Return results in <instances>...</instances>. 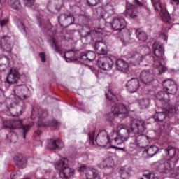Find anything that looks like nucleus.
Returning a JSON list of instances; mask_svg holds the SVG:
<instances>
[{
	"mask_svg": "<svg viewBox=\"0 0 179 179\" xmlns=\"http://www.w3.org/2000/svg\"><path fill=\"white\" fill-rule=\"evenodd\" d=\"M136 34L141 43H145L148 40V34L143 31L137 30L136 31Z\"/></svg>",
	"mask_w": 179,
	"mask_h": 179,
	"instance_id": "32",
	"label": "nucleus"
},
{
	"mask_svg": "<svg viewBox=\"0 0 179 179\" xmlns=\"http://www.w3.org/2000/svg\"><path fill=\"white\" fill-rule=\"evenodd\" d=\"M10 178H11V179L17 178V176L16 175V173H13L10 174Z\"/></svg>",
	"mask_w": 179,
	"mask_h": 179,
	"instance_id": "53",
	"label": "nucleus"
},
{
	"mask_svg": "<svg viewBox=\"0 0 179 179\" xmlns=\"http://www.w3.org/2000/svg\"><path fill=\"white\" fill-rule=\"evenodd\" d=\"M117 131H119L120 138H122V143L131 136V148L136 149L149 146L150 138L142 134L145 132V122L141 119L133 120L129 126L120 125L117 127Z\"/></svg>",
	"mask_w": 179,
	"mask_h": 179,
	"instance_id": "2",
	"label": "nucleus"
},
{
	"mask_svg": "<svg viewBox=\"0 0 179 179\" xmlns=\"http://www.w3.org/2000/svg\"><path fill=\"white\" fill-rule=\"evenodd\" d=\"M46 148H48V149H50V150H54L55 149H62L64 148V143L59 139H50L47 141Z\"/></svg>",
	"mask_w": 179,
	"mask_h": 179,
	"instance_id": "17",
	"label": "nucleus"
},
{
	"mask_svg": "<svg viewBox=\"0 0 179 179\" xmlns=\"http://www.w3.org/2000/svg\"><path fill=\"white\" fill-rule=\"evenodd\" d=\"M3 92H2V90L0 89V96L1 94H2Z\"/></svg>",
	"mask_w": 179,
	"mask_h": 179,
	"instance_id": "58",
	"label": "nucleus"
},
{
	"mask_svg": "<svg viewBox=\"0 0 179 179\" xmlns=\"http://www.w3.org/2000/svg\"><path fill=\"white\" fill-rule=\"evenodd\" d=\"M98 146L101 148H106L107 149H117L118 150H124V148L116 147L122 145V138L120 137V131H112L109 134L107 131H101L96 138Z\"/></svg>",
	"mask_w": 179,
	"mask_h": 179,
	"instance_id": "4",
	"label": "nucleus"
},
{
	"mask_svg": "<svg viewBox=\"0 0 179 179\" xmlns=\"http://www.w3.org/2000/svg\"><path fill=\"white\" fill-rule=\"evenodd\" d=\"M135 3L138 5V6H142V2H141L139 0H134Z\"/></svg>",
	"mask_w": 179,
	"mask_h": 179,
	"instance_id": "54",
	"label": "nucleus"
},
{
	"mask_svg": "<svg viewBox=\"0 0 179 179\" xmlns=\"http://www.w3.org/2000/svg\"><path fill=\"white\" fill-rule=\"evenodd\" d=\"M6 2V0H0V3L2 5V3H5Z\"/></svg>",
	"mask_w": 179,
	"mask_h": 179,
	"instance_id": "56",
	"label": "nucleus"
},
{
	"mask_svg": "<svg viewBox=\"0 0 179 179\" xmlns=\"http://www.w3.org/2000/svg\"><path fill=\"white\" fill-rule=\"evenodd\" d=\"M80 19H81V23L84 26H86V27H89V22H90V20L89 17L85 15L80 16Z\"/></svg>",
	"mask_w": 179,
	"mask_h": 179,
	"instance_id": "41",
	"label": "nucleus"
},
{
	"mask_svg": "<svg viewBox=\"0 0 179 179\" xmlns=\"http://www.w3.org/2000/svg\"><path fill=\"white\" fill-rule=\"evenodd\" d=\"M47 110H38L37 117H38V118H45V117H47Z\"/></svg>",
	"mask_w": 179,
	"mask_h": 179,
	"instance_id": "45",
	"label": "nucleus"
},
{
	"mask_svg": "<svg viewBox=\"0 0 179 179\" xmlns=\"http://www.w3.org/2000/svg\"><path fill=\"white\" fill-rule=\"evenodd\" d=\"M116 65L117 71L124 72V73H128V72H129V64L124 60L117 59L116 61Z\"/></svg>",
	"mask_w": 179,
	"mask_h": 179,
	"instance_id": "21",
	"label": "nucleus"
},
{
	"mask_svg": "<svg viewBox=\"0 0 179 179\" xmlns=\"http://www.w3.org/2000/svg\"><path fill=\"white\" fill-rule=\"evenodd\" d=\"M172 5H179V0H171Z\"/></svg>",
	"mask_w": 179,
	"mask_h": 179,
	"instance_id": "52",
	"label": "nucleus"
},
{
	"mask_svg": "<svg viewBox=\"0 0 179 179\" xmlns=\"http://www.w3.org/2000/svg\"><path fill=\"white\" fill-rule=\"evenodd\" d=\"M176 162L171 161H158L155 163V167L159 173H170L174 169Z\"/></svg>",
	"mask_w": 179,
	"mask_h": 179,
	"instance_id": "11",
	"label": "nucleus"
},
{
	"mask_svg": "<svg viewBox=\"0 0 179 179\" xmlns=\"http://www.w3.org/2000/svg\"><path fill=\"white\" fill-rule=\"evenodd\" d=\"M120 174H121L122 178H125V177H128V172H125L124 170L120 169Z\"/></svg>",
	"mask_w": 179,
	"mask_h": 179,
	"instance_id": "47",
	"label": "nucleus"
},
{
	"mask_svg": "<svg viewBox=\"0 0 179 179\" xmlns=\"http://www.w3.org/2000/svg\"><path fill=\"white\" fill-rule=\"evenodd\" d=\"M138 103L141 110H145L149 107L150 101L147 98H142L138 100Z\"/></svg>",
	"mask_w": 179,
	"mask_h": 179,
	"instance_id": "29",
	"label": "nucleus"
},
{
	"mask_svg": "<svg viewBox=\"0 0 179 179\" xmlns=\"http://www.w3.org/2000/svg\"><path fill=\"white\" fill-rule=\"evenodd\" d=\"M39 57L41 58V60L42 62H45V53L44 52H40Z\"/></svg>",
	"mask_w": 179,
	"mask_h": 179,
	"instance_id": "49",
	"label": "nucleus"
},
{
	"mask_svg": "<svg viewBox=\"0 0 179 179\" xmlns=\"http://www.w3.org/2000/svg\"><path fill=\"white\" fill-rule=\"evenodd\" d=\"M50 10V12H52V10Z\"/></svg>",
	"mask_w": 179,
	"mask_h": 179,
	"instance_id": "60",
	"label": "nucleus"
},
{
	"mask_svg": "<svg viewBox=\"0 0 179 179\" xmlns=\"http://www.w3.org/2000/svg\"><path fill=\"white\" fill-rule=\"evenodd\" d=\"M20 78V74L19 73V70L16 68H11L9 73L6 77V82L9 85H13L16 83L19 78Z\"/></svg>",
	"mask_w": 179,
	"mask_h": 179,
	"instance_id": "15",
	"label": "nucleus"
},
{
	"mask_svg": "<svg viewBox=\"0 0 179 179\" xmlns=\"http://www.w3.org/2000/svg\"><path fill=\"white\" fill-rule=\"evenodd\" d=\"M83 37H86V36H91L92 38H100L101 37V33L97 31H91L90 32L87 31V34H83L82 31Z\"/></svg>",
	"mask_w": 179,
	"mask_h": 179,
	"instance_id": "34",
	"label": "nucleus"
},
{
	"mask_svg": "<svg viewBox=\"0 0 179 179\" xmlns=\"http://www.w3.org/2000/svg\"><path fill=\"white\" fill-rule=\"evenodd\" d=\"M158 152L159 148L156 145H152L149 147L146 150V153L148 155L149 157H153V156L157 155Z\"/></svg>",
	"mask_w": 179,
	"mask_h": 179,
	"instance_id": "31",
	"label": "nucleus"
},
{
	"mask_svg": "<svg viewBox=\"0 0 179 179\" xmlns=\"http://www.w3.org/2000/svg\"><path fill=\"white\" fill-rule=\"evenodd\" d=\"M97 65L103 71H111L114 62L109 57H101L98 59Z\"/></svg>",
	"mask_w": 179,
	"mask_h": 179,
	"instance_id": "13",
	"label": "nucleus"
},
{
	"mask_svg": "<svg viewBox=\"0 0 179 179\" xmlns=\"http://www.w3.org/2000/svg\"><path fill=\"white\" fill-rule=\"evenodd\" d=\"M162 156L165 160L170 162V159H173L176 156V148L169 146L162 150Z\"/></svg>",
	"mask_w": 179,
	"mask_h": 179,
	"instance_id": "20",
	"label": "nucleus"
},
{
	"mask_svg": "<svg viewBox=\"0 0 179 179\" xmlns=\"http://www.w3.org/2000/svg\"><path fill=\"white\" fill-rule=\"evenodd\" d=\"M124 15L126 17H131L132 19L138 16V10L136 9V7L127 3L126 5Z\"/></svg>",
	"mask_w": 179,
	"mask_h": 179,
	"instance_id": "19",
	"label": "nucleus"
},
{
	"mask_svg": "<svg viewBox=\"0 0 179 179\" xmlns=\"http://www.w3.org/2000/svg\"><path fill=\"white\" fill-rule=\"evenodd\" d=\"M7 101H10V99H8Z\"/></svg>",
	"mask_w": 179,
	"mask_h": 179,
	"instance_id": "59",
	"label": "nucleus"
},
{
	"mask_svg": "<svg viewBox=\"0 0 179 179\" xmlns=\"http://www.w3.org/2000/svg\"><path fill=\"white\" fill-rule=\"evenodd\" d=\"M23 122L21 120L9 121L8 124H5L6 128H10V129H16V128H20Z\"/></svg>",
	"mask_w": 179,
	"mask_h": 179,
	"instance_id": "26",
	"label": "nucleus"
},
{
	"mask_svg": "<svg viewBox=\"0 0 179 179\" xmlns=\"http://www.w3.org/2000/svg\"><path fill=\"white\" fill-rule=\"evenodd\" d=\"M151 1L155 10L160 9V16L162 20L166 23H170L171 22V17H170V14H169L167 10H163L160 0H151Z\"/></svg>",
	"mask_w": 179,
	"mask_h": 179,
	"instance_id": "12",
	"label": "nucleus"
},
{
	"mask_svg": "<svg viewBox=\"0 0 179 179\" xmlns=\"http://www.w3.org/2000/svg\"><path fill=\"white\" fill-rule=\"evenodd\" d=\"M106 23H109L113 30H123L127 26L125 18L121 16H113L110 20H106Z\"/></svg>",
	"mask_w": 179,
	"mask_h": 179,
	"instance_id": "9",
	"label": "nucleus"
},
{
	"mask_svg": "<svg viewBox=\"0 0 179 179\" xmlns=\"http://www.w3.org/2000/svg\"><path fill=\"white\" fill-rule=\"evenodd\" d=\"M50 45L52 47V48H54L55 51H56L57 52H59V51H61V49L59 48V46L58 45V42L57 41V40H55V38H52L50 39Z\"/></svg>",
	"mask_w": 179,
	"mask_h": 179,
	"instance_id": "35",
	"label": "nucleus"
},
{
	"mask_svg": "<svg viewBox=\"0 0 179 179\" xmlns=\"http://www.w3.org/2000/svg\"><path fill=\"white\" fill-rule=\"evenodd\" d=\"M73 57H75V52L73 50L66 51L64 54V57L67 58V59H71V61L75 59Z\"/></svg>",
	"mask_w": 179,
	"mask_h": 179,
	"instance_id": "40",
	"label": "nucleus"
},
{
	"mask_svg": "<svg viewBox=\"0 0 179 179\" xmlns=\"http://www.w3.org/2000/svg\"><path fill=\"white\" fill-rule=\"evenodd\" d=\"M89 138L92 143L94 142V131L89 134Z\"/></svg>",
	"mask_w": 179,
	"mask_h": 179,
	"instance_id": "50",
	"label": "nucleus"
},
{
	"mask_svg": "<svg viewBox=\"0 0 179 179\" xmlns=\"http://www.w3.org/2000/svg\"><path fill=\"white\" fill-rule=\"evenodd\" d=\"M34 125V123L31 122L29 123V124H27L22 127L23 134H24L23 135L24 139H26V133L27 132V131H29V129H30V128H31V127H33Z\"/></svg>",
	"mask_w": 179,
	"mask_h": 179,
	"instance_id": "39",
	"label": "nucleus"
},
{
	"mask_svg": "<svg viewBox=\"0 0 179 179\" xmlns=\"http://www.w3.org/2000/svg\"><path fill=\"white\" fill-rule=\"evenodd\" d=\"M139 78L145 85H150L155 80V73L153 70H143L140 73Z\"/></svg>",
	"mask_w": 179,
	"mask_h": 179,
	"instance_id": "14",
	"label": "nucleus"
},
{
	"mask_svg": "<svg viewBox=\"0 0 179 179\" xmlns=\"http://www.w3.org/2000/svg\"><path fill=\"white\" fill-rule=\"evenodd\" d=\"M13 92L14 99L13 103L9 105L6 114L12 117H19L23 113V106H22L23 103L20 102V100H26V99L30 97V90L26 85L21 84L15 85Z\"/></svg>",
	"mask_w": 179,
	"mask_h": 179,
	"instance_id": "3",
	"label": "nucleus"
},
{
	"mask_svg": "<svg viewBox=\"0 0 179 179\" xmlns=\"http://www.w3.org/2000/svg\"><path fill=\"white\" fill-rule=\"evenodd\" d=\"M100 167L101 169H111L114 167V160L111 158H108L101 163Z\"/></svg>",
	"mask_w": 179,
	"mask_h": 179,
	"instance_id": "28",
	"label": "nucleus"
},
{
	"mask_svg": "<svg viewBox=\"0 0 179 179\" xmlns=\"http://www.w3.org/2000/svg\"><path fill=\"white\" fill-rule=\"evenodd\" d=\"M17 173L19 174V171H17Z\"/></svg>",
	"mask_w": 179,
	"mask_h": 179,
	"instance_id": "61",
	"label": "nucleus"
},
{
	"mask_svg": "<svg viewBox=\"0 0 179 179\" xmlns=\"http://www.w3.org/2000/svg\"><path fill=\"white\" fill-rule=\"evenodd\" d=\"M32 115H36V110L32 112Z\"/></svg>",
	"mask_w": 179,
	"mask_h": 179,
	"instance_id": "57",
	"label": "nucleus"
},
{
	"mask_svg": "<svg viewBox=\"0 0 179 179\" xmlns=\"http://www.w3.org/2000/svg\"><path fill=\"white\" fill-rule=\"evenodd\" d=\"M112 96H115L113 90H109L108 93H106V96L108 100H113Z\"/></svg>",
	"mask_w": 179,
	"mask_h": 179,
	"instance_id": "46",
	"label": "nucleus"
},
{
	"mask_svg": "<svg viewBox=\"0 0 179 179\" xmlns=\"http://www.w3.org/2000/svg\"><path fill=\"white\" fill-rule=\"evenodd\" d=\"M128 117V110L121 103H116L112 106L111 112L106 116L107 122L113 124L115 121V118H126Z\"/></svg>",
	"mask_w": 179,
	"mask_h": 179,
	"instance_id": "7",
	"label": "nucleus"
},
{
	"mask_svg": "<svg viewBox=\"0 0 179 179\" xmlns=\"http://www.w3.org/2000/svg\"><path fill=\"white\" fill-rule=\"evenodd\" d=\"M95 51L100 55L107 54V45L103 41H96L95 43Z\"/></svg>",
	"mask_w": 179,
	"mask_h": 179,
	"instance_id": "22",
	"label": "nucleus"
},
{
	"mask_svg": "<svg viewBox=\"0 0 179 179\" xmlns=\"http://www.w3.org/2000/svg\"><path fill=\"white\" fill-rule=\"evenodd\" d=\"M80 173H85L87 179H100V173L99 171L92 166H86L85 164H81L78 168Z\"/></svg>",
	"mask_w": 179,
	"mask_h": 179,
	"instance_id": "10",
	"label": "nucleus"
},
{
	"mask_svg": "<svg viewBox=\"0 0 179 179\" xmlns=\"http://www.w3.org/2000/svg\"><path fill=\"white\" fill-rule=\"evenodd\" d=\"M8 22L9 21L8 20V19L0 20V26H1V27H3V26H6V24H8Z\"/></svg>",
	"mask_w": 179,
	"mask_h": 179,
	"instance_id": "48",
	"label": "nucleus"
},
{
	"mask_svg": "<svg viewBox=\"0 0 179 179\" xmlns=\"http://www.w3.org/2000/svg\"><path fill=\"white\" fill-rule=\"evenodd\" d=\"M159 37H160V38H163L165 41H167V40L169 38L167 35H166L165 33L160 34Z\"/></svg>",
	"mask_w": 179,
	"mask_h": 179,
	"instance_id": "51",
	"label": "nucleus"
},
{
	"mask_svg": "<svg viewBox=\"0 0 179 179\" xmlns=\"http://www.w3.org/2000/svg\"><path fill=\"white\" fill-rule=\"evenodd\" d=\"M10 64V60L9 57L3 55H0V66H4V68H8Z\"/></svg>",
	"mask_w": 179,
	"mask_h": 179,
	"instance_id": "33",
	"label": "nucleus"
},
{
	"mask_svg": "<svg viewBox=\"0 0 179 179\" xmlns=\"http://www.w3.org/2000/svg\"><path fill=\"white\" fill-rule=\"evenodd\" d=\"M36 135H38V136H40L41 135V131L40 130L36 131Z\"/></svg>",
	"mask_w": 179,
	"mask_h": 179,
	"instance_id": "55",
	"label": "nucleus"
},
{
	"mask_svg": "<svg viewBox=\"0 0 179 179\" xmlns=\"http://www.w3.org/2000/svg\"><path fill=\"white\" fill-rule=\"evenodd\" d=\"M141 179H159V177L157 176V174L155 173H149L143 174Z\"/></svg>",
	"mask_w": 179,
	"mask_h": 179,
	"instance_id": "37",
	"label": "nucleus"
},
{
	"mask_svg": "<svg viewBox=\"0 0 179 179\" xmlns=\"http://www.w3.org/2000/svg\"><path fill=\"white\" fill-rule=\"evenodd\" d=\"M159 103L162 106L163 109L161 112H156L154 116L155 121L162 122L167 117H173L174 114H179V101L176 102L174 108L170 103H168V106L162 104L160 101Z\"/></svg>",
	"mask_w": 179,
	"mask_h": 179,
	"instance_id": "6",
	"label": "nucleus"
},
{
	"mask_svg": "<svg viewBox=\"0 0 179 179\" xmlns=\"http://www.w3.org/2000/svg\"><path fill=\"white\" fill-rule=\"evenodd\" d=\"M68 159L62 158L55 164V169L59 171V177L62 179H69L75 175V169L68 166Z\"/></svg>",
	"mask_w": 179,
	"mask_h": 179,
	"instance_id": "8",
	"label": "nucleus"
},
{
	"mask_svg": "<svg viewBox=\"0 0 179 179\" xmlns=\"http://www.w3.org/2000/svg\"><path fill=\"white\" fill-rule=\"evenodd\" d=\"M24 5L28 8H33L34 6V3H36V0H24Z\"/></svg>",
	"mask_w": 179,
	"mask_h": 179,
	"instance_id": "43",
	"label": "nucleus"
},
{
	"mask_svg": "<svg viewBox=\"0 0 179 179\" xmlns=\"http://www.w3.org/2000/svg\"><path fill=\"white\" fill-rule=\"evenodd\" d=\"M90 6H97L100 3L101 0H87Z\"/></svg>",
	"mask_w": 179,
	"mask_h": 179,
	"instance_id": "44",
	"label": "nucleus"
},
{
	"mask_svg": "<svg viewBox=\"0 0 179 179\" xmlns=\"http://www.w3.org/2000/svg\"><path fill=\"white\" fill-rule=\"evenodd\" d=\"M8 3L12 9H22V4L20 0H8Z\"/></svg>",
	"mask_w": 179,
	"mask_h": 179,
	"instance_id": "30",
	"label": "nucleus"
},
{
	"mask_svg": "<svg viewBox=\"0 0 179 179\" xmlns=\"http://www.w3.org/2000/svg\"><path fill=\"white\" fill-rule=\"evenodd\" d=\"M126 87L129 93H135L139 89V80L137 78H131L127 81Z\"/></svg>",
	"mask_w": 179,
	"mask_h": 179,
	"instance_id": "18",
	"label": "nucleus"
},
{
	"mask_svg": "<svg viewBox=\"0 0 179 179\" xmlns=\"http://www.w3.org/2000/svg\"><path fill=\"white\" fill-rule=\"evenodd\" d=\"M15 163L20 169H24L26 164H27V160L26 158H24L22 154H17L14 157Z\"/></svg>",
	"mask_w": 179,
	"mask_h": 179,
	"instance_id": "24",
	"label": "nucleus"
},
{
	"mask_svg": "<svg viewBox=\"0 0 179 179\" xmlns=\"http://www.w3.org/2000/svg\"><path fill=\"white\" fill-rule=\"evenodd\" d=\"M17 26L20 31H22L24 34H26V28L24 27L23 22H22L19 19H17Z\"/></svg>",
	"mask_w": 179,
	"mask_h": 179,
	"instance_id": "42",
	"label": "nucleus"
},
{
	"mask_svg": "<svg viewBox=\"0 0 179 179\" xmlns=\"http://www.w3.org/2000/svg\"><path fill=\"white\" fill-rule=\"evenodd\" d=\"M163 91L159 92L156 95V99L164 106H169L170 103L169 94H176L177 93V85L176 82L171 79H167L163 82ZM166 92V93H164Z\"/></svg>",
	"mask_w": 179,
	"mask_h": 179,
	"instance_id": "5",
	"label": "nucleus"
},
{
	"mask_svg": "<svg viewBox=\"0 0 179 179\" xmlns=\"http://www.w3.org/2000/svg\"><path fill=\"white\" fill-rule=\"evenodd\" d=\"M38 125V127H55V125H58V122L55 120H53L52 122H48L46 123H43V122L39 121Z\"/></svg>",
	"mask_w": 179,
	"mask_h": 179,
	"instance_id": "36",
	"label": "nucleus"
},
{
	"mask_svg": "<svg viewBox=\"0 0 179 179\" xmlns=\"http://www.w3.org/2000/svg\"><path fill=\"white\" fill-rule=\"evenodd\" d=\"M103 10L105 12V14L103 15V18L106 19V20H108L110 16L115 13V9L114 8V6H113V5L110 3L105 5L103 7Z\"/></svg>",
	"mask_w": 179,
	"mask_h": 179,
	"instance_id": "23",
	"label": "nucleus"
},
{
	"mask_svg": "<svg viewBox=\"0 0 179 179\" xmlns=\"http://www.w3.org/2000/svg\"><path fill=\"white\" fill-rule=\"evenodd\" d=\"M1 47L6 52H10L13 47V43L12 42V39H10V37L8 36H4L3 38H1Z\"/></svg>",
	"mask_w": 179,
	"mask_h": 179,
	"instance_id": "16",
	"label": "nucleus"
},
{
	"mask_svg": "<svg viewBox=\"0 0 179 179\" xmlns=\"http://www.w3.org/2000/svg\"><path fill=\"white\" fill-rule=\"evenodd\" d=\"M6 139L8 142H13L15 139H17V136L13 131H10L6 135Z\"/></svg>",
	"mask_w": 179,
	"mask_h": 179,
	"instance_id": "38",
	"label": "nucleus"
},
{
	"mask_svg": "<svg viewBox=\"0 0 179 179\" xmlns=\"http://www.w3.org/2000/svg\"><path fill=\"white\" fill-rule=\"evenodd\" d=\"M59 20H61V19H64V20H66L69 25L73 24V22H75V18H73V16H72V14L71 13L67 12L66 14L61 15L58 17Z\"/></svg>",
	"mask_w": 179,
	"mask_h": 179,
	"instance_id": "27",
	"label": "nucleus"
},
{
	"mask_svg": "<svg viewBox=\"0 0 179 179\" xmlns=\"http://www.w3.org/2000/svg\"><path fill=\"white\" fill-rule=\"evenodd\" d=\"M96 59V53L93 51L83 52L80 54V59L82 61H94Z\"/></svg>",
	"mask_w": 179,
	"mask_h": 179,
	"instance_id": "25",
	"label": "nucleus"
},
{
	"mask_svg": "<svg viewBox=\"0 0 179 179\" xmlns=\"http://www.w3.org/2000/svg\"><path fill=\"white\" fill-rule=\"evenodd\" d=\"M152 51L157 58L152 56L149 47L143 48L141 52H136L130 58V62L133 65H139L143 62L144 66L148 65H153L155 69H157L159 75L164 73L167 71V67L164 66L166 61L162 58L164 55V48L163 45L159 42H155L152 45Z\"/></svg>",
	"mask_w": 179,
	"mask_h": 179,
	"instance_id": "1",
	"label": "nucleus"
}]
</instances>
